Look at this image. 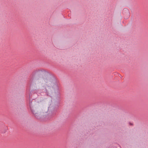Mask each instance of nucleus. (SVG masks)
Instances as JSON below:
<instances>
[{
    "label": "nucleus",
    "mask_w": 148,
    "mask_h": 148,
    "mask_svg": "<svg viewBox=\"0 0 148 148\" xmlns=\"http://www.w3.org/2000/svg\"><path fill=\"white\" fill-rule=\"evenodd\" d=\"M53 88H54L57 89L58 88V86L56 84H55L53 85Z\"/></svg>",
    "instance_id": "nucleus-1"
}]
</instances>
